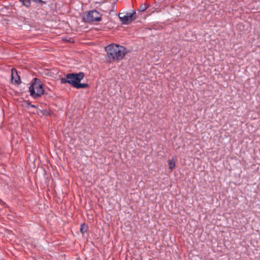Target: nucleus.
Masks as SVG:
<instances>
[{
    "mask_svg": "<svg viewBox=\"0 0 260 260\" xmlns=\"http://www.w3.org/2000/svg\"><path fill=\"white\" fill-rule=\"evenodd\" d=\"M106 60L108 62L121 60L126 53V48L117 44H111L105 48Z\"/></svg>",
    "mask_w": 260,
    "mask_h": 260,
    "instance_id": "nucleus-1",
    "label": "nucleus"
},
{
    "mask_svg": "<svg viewBox=\"0 0 260 260\" xmlns=\"http://www.w3.org/2000/svg\"><path fill=\"white\" fill-rule=\"evenodd\" d=\"M84 76L83 72L69 73L67 74L66 77L60 79V82L62 84L69 83L77 89L86 88L89 87L88 84L80 83Z\"/></svg>",
    "mask_w": 260,
    "mask_h": 260,
    "instance_id": "nucleus-2",
    "label": "nucleus"
},
{
    "mask_svg": "<svg viewBox=\"0 0 260 260\" xmlns=\"http://www.w3.org/2000/svg\"><path fill=\"white\" fill-rule=\"evenodd\" d=\"M29 90L30 95L32 96H41L45 94L43 85L40 79L37 78H35L33 79L32 82L29 87Z\"/></svg>",
    "mask_w": 260,
    "mask_h": 260,
    "instance_id": "nucleus-3",
    "label": "nucleus"
},
{
    "mask_svg": "<svg viewBox=\"0 0 260 260\" xmlns=\"http://www.w3.org/2000/svg\"><path fill=\"white\" fill-rule=\"evenodd\" d=\"M102 14L96 10L86 11L82 16L83 22L88 23L99 22L102 20Z\"/></svg>",
    "mask_w": 260,
    "mask_h": 260,
    "instance_id": "nucleus-4",
    "label": "nucleus"
},
{
    "mask_svg": "<svg viewBox=\"0 0 260 260\" xmlns=\"http://www.w3.org/2000/svg\"><path fill=\"white\" fill-rule=\"evenodd\" d=\"M11 80L12 83H14L16 84H19L21 83L20 76L18 74L17 71L15 68H13L11 70Z\"/></svg>",
    "mask_w": 260,
    "mask_h": 260,
    "instance_id": "nucleus-5",
    "label": "nucleus"
},
{
    "mask_svg": "<svg viewBox=\"0 0 260 260\" xmlns=\"http://www.w3.org/2000/svg\"><path fill=\"white\" fill-rule=\"evenodd\" d=\"M119 18L122 23L124 24H127L132 21V19H130L129 17V14L124 16L123 17H120Z\"/></svg>",
    "mask_w": 260,
    "mask_h": 260,
    "instance_id": "nucleus-6",
    "label": "nucleus"
},
{
    "mask_svg": "<svg viewBox=\"0 0 260 260\" xmlns=\"http://www.w3.org/2000/svg\"><path fill=\"white\" fill-rule=\"evenodd\" d=\"M19 1H20V2L22 3V4L26 7H29L30 6L31 0H19ZM32 1L39 2L40 3H44L42 0H32Z\"/></svg>",
    "mask_w": 260,
    "mask_h": 260,
    "instance_id": "nucleus-7",
    "label": "nucleus"
},
{
    "mask_svg": "<svg viewBox=\"0 0 260 260\" xmlns=\"http://www.w3.org/2000/svg\"><path fill=\"white\" fill-rule=\"evenodd\" d=\"M88 227L87 225L82 223L80 226V232L83 235L85 233H86L88 231Z\"/></svg>",
    "mask_w": 260,
    "mask_h": 260,
    "instance_id": "nucleus-8",
    "label": "nucleus"
},
{
    "mask_svg": "<svg viewBox=\"0 0 260 260\" xmlns=\"http://www.w3.org/2000/svg\"><path fill=\"white\" fill-rule=\"evenodd\" d=\"M168 164H169L170 169L172 170L175 167V160L173 158L169 160Z\"/></svg>",
    "mask_w": 260,
    "mask_h": 260,
    "instance_id": "nucleus-9",
    "label": "nucleus"
},
{
    "mask_svg": "<svg viewBox=\"0 0 260 260\" xmlns=\"http://www.w3.org/2000/svg\"><path fill=\"white\" fill-rule=\"evenodd\" d=\"M148 8V6L146 4H142L138 9V11L143 12L145 11Z\"/></svg>",
    "mask_w": 260,
    "mask_h": 260,
    "instance_id": "nucleus-10",
    "label": "nucleus"
},
{
    "mask_svg": "<svg viewBox=\"0 0 260 260\" xmlns=\"http://www.w3.org/2000/svg\"><path fill=\"white\" fill-rule=\"evenodd\" d=\"M129 17L130 19H132V21H134V20H135L136 19V17H137L136 12H133L132 14L129 13Z\"/></svg>",
    "mask_w": 260,
    "mask_h": 260,
    "instance_id": "nucleus-11",
    "label": "nucleus"
},
{
    "mask_svg": "<svg viewBox=\"0 0 260 260\" xmlns=\"http://www.w3.org/2000/svg\"><path fill=\"white\" fill-rule=\"evenodd\" d=\"M102 10L106 12H110L112 11L111 9H106V8H105L104 6H103V9H102Z\"/></svg>",
    "mask_w": 260,
    "mask_h": 260,
    "instance_id": "nucleus-12",
    "label": "nucleus"
},
{
    "mask_svg": "<svg viewBox=\"0 0 260 260\" xmlns=\"http://www.w3.org/2000/svg\"><path fill=\"white\" fill-rule=\"evenodd\" d=\"M26 103L28 105H30L31 107H34V108L37 107V106L34 105H30V103H29L28 102H26Z\"/></svg>",
    "mask_w": 260,
    "mask_h": 260,
    "instance_id": "nucleus-13",
    "label": "nucleus"
}]
</instances>
